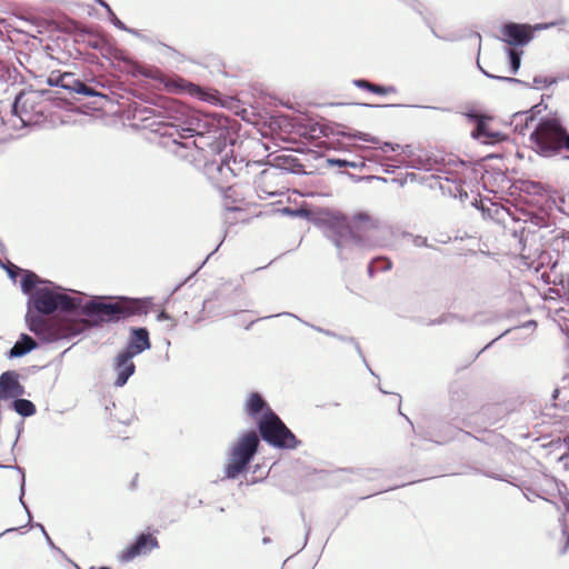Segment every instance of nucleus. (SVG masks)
I'll use <instances>...</instances> for the list:
<instances>
[{
    "label": "nucleus",
    "instance_id": "obj_47",
    "mask_svg": "<svg viewBox=\"0 0 569 569\" xmlns=\"http://www.w3.org/2000/svg\"><path fill=\"white\" fill-rule=\"evenodd\" d=\"M569 547V537H566V543L563 548L561 549L560 553H565Z\"/></svg>",
    "mask_w": 569,
    "mask_h": 569
},
{
    "label": "nucleus",
    "instance_id": "obj_16",
    "mask_svg": "<svg viewBox=\"0 0 569 569\" xmlns=\"http://www.w3.org/2000/svg\"><path fill=\"white\" fill-rule=\"evenodd\" d=\"M38 348V343L36 340L29 336L28 333H21L19 339L16 341L12 348L7 352V357L9 359L21 358L29 352L36 350Z\"/></svg>",
    "mask_w": 569,
    "mask_h": 569
},
{
    "label": "nucleus",
    "instance_id": "obj_57",
    "mask_svg": "<svg viewBox=\"0 0 569 569\" xmlns=\"http://www.w3.org/2000/svg\"><path fill=\"white\" fill-rule=\"evenodd\" d=\"M558 392H559V391H558V389H556V390L553 391V398H556V397H557Z\"/></svg>",
    "mask_w": 569,
    "mask_h": 569
},
{
    "label": "nucleus",
    "instance_id": "obj_8",
    "mask_svg": "<svg viewBox=\"0 0 569 569\" xmlns=\"http://www.w3.org/2000/svg\"><path fill=\"white\" fill-rule=\"evenodd\" d=\"M43 91L22 90L20 91L11 108V121L13 128H23L38 121V117L43 113L41 98Z\"/></svg>",
    "mask_w": 569,
    "mask_h": 569
},
{
    "label": "nucleus",
    "instance_id": "obj_37",
    "mask_svg": "<svg viewBox=\"0 0 569 569\" xmlns=\"http://www.w3.org/2000/svg\"><path fill=\"white\" fill-rule=\"evenodd\" d=\"M23 495H24V479L22 480V485H21V489H20V502L23 506V508L26 509V511L28 513L29 522H30L32 520V516H31L29 508L27 507V505L24 503V501L22 499Z\"/></svg>",
    "mask_w": 569,
    "mask_h": 569
},
{
    "label": "nucleus",
    "instance_id": "obj_13",
    "mask_svg": "<svg viewBox=\"0 0 569 569\" xmlns=\"http://www.w3.org/2000/svg\"><path fill=\"white\" fill-rule=\"evenodd\" d=\"M468 118L476 123L471 137L481 141L485 144H495L503 139L502 134L498 131H491L488 129L486 123V117L471 111L468 114Z\"/></svg>",
    "mask_w": 569,
    "mask_h": 569
},
{
    "label": "nucleus",
    "instance_id": "obj_2",
    "mask_svg": "<svg viewBox=\"0 0 569 569\" xmlns=\"http://www.w3.org/2000/svg\"><path fill=\"white\" fill-rule=\"evenodd\" d=\"M77 292L72 291L70 295L50 280L44 282L28 299L26 313L28 329L43 342H56L81 335L84 328L83 322H71Z\"/></svg>",
    "mask_w": 569,
    "mask_h": 569
},
{
    "label": "nucleus",
    "instance_id": "obj_21",
    "mask_svg": "<svg viewBox=\"0 0 569 569\" xmlns=\"http://www.w3.org/2000/svg\"><path fill=\"white\" fill-rule=\"evenodd\" d=\"M505 53L508 58L509 72L511 74L518 73L521 67L523 50L518 48H505Z\"/></svg>",
    "mask_w": 569,
    "mask_h": 569
},
{
    "label": "nucleus",
    "instance_id": "obj_10",
    "mask_svg": "<svg viewBox=\"0 0 569 569\" xmlns=\"http://www.w3.org/2000/svg\"><path fill=\"white\" fill-rule=\"evenodd\" d=\"M159 543L156 537L150 533H140L136 540L130 543L126 549L121 551L119 555V560L121 562H130L134 558L139 556H144L150 553L153 549L158 548Z\"/></svg>",
    "mask_w": 569,
    "mask_h": 569
},
{
    "label": "nucleus",
    "instance_id": "obj_53",
    "mask_svg": "<svg viewBox=\"0 0 569 569\" xmlns=\"http://www.w3.org/2000/svg\"><path fill=\"white\" fill-rule=\"evenodd\" d=\"M562 239L569 241V231L562 232Z\"/></svg>",
    "mask_w": 569,
    "mask_h": 569
},
{
    "label": "nucleus",
    "instance_id": "obj_34",
    "mask_svg": "<svg viewBox=\"0 0 569 569\" xmlns=\"http://www.w3.org/2000/svg\"><path fill=\"white\" fill-rule=\"evenodd\" d=\"M23 271L21 268L10 263V267L7 268V272H8V276L10 277V279H12L13 281H16L17 277L22 273L23 274Z\"/></svg>",
    "mask_w": 569,
    "mask_h": 569
},
{
    "label": "nucleus",
    "instance_id": "obj_50",
    "mask_svg": "<svg viewBox=\"0 0 569 569\" xmlns=\"http://www.w3.org/2000/svg\"><path fill=\"white\" fill-rule=\"evenodd\" d=\"M219 247H221V243H218V247L214 249V251H212V252L207 257V259L202 262V264L199 267V269H200V268L206 263V261L210 258V256H211V254H213V253L218 250V248H219Z\"/></svg>",
    "mask_w": 569,
    "mask_h": 569
},
{
    "label": "nucleus",
    "instance_id": "obj_9",
    "mask_svg": "<svg viewBox=\"0 0 569 569\" xmlns=\"http://www.w3.org/2000/svg\"><path fill=\"white\" fill-rule=\"evenodd\" d=\"M543 28H546V26H531L528 23L508 21L500 27V36L498 37V40L507 43V48L521 49L533 39L536 30Z\"/></svg>",
    "mask_w": 569,
    "mask_h": 569
},
{
    "label": "nucleus",
    "instance_id": "obj_43",
    "mask_svg": "<svg viewBox=\"0 0 569 569\" xmlns=\"http://www.w3.org/2000/svg\"><path fill=\"white\" fill-rule=\"evenodd\" d=\"M511 329H507L505 332H502L499 337H497L496 339H493L492 341H490L487 346L483 347V349H488L490 346H492L498 339H500L501 337L506 336L507 333L510 332Z\"/></svg>",
    "mask_w": 569,
    "mask_h": 569
},
{
    "label": "nucleus",
    "instance_id": "obj_25",
    "mask_svg": "<svg viewBox=\"0 0 569 569\" xmlns=\"http://www.w3.org/2000/svg\"><path fill=\"white\" fill-rule=\"evenodd\" d=\"M76 77L73 73L64 72L62 73V78L60 79V88L71 92L73 88L72 81H76Z\"/></svg>",
    "mask_w": 569,
    "mask_h": 569
},
{
    "label": "nucleus",
    "instance_id": "obj_52",
    "mask_svg": "<svg viewBox=\"0 0 569 569\" xmlns=\"http://www.w3.org/2000/svg\"><path fill=\"white\" fill-rule=\"evenodd\" d=\"M18 530L17 528H9V529H6L3 532L0 533V537H2L3 535L8 533V532H11V531H16Z\"/></svg>",
    "mask_w": 569,
    "mask_h": 569
},
{
    "label": "nucleus",
    "instance_id": "obj_60",
    "mask_svg": "<svg viewBox=\"0 0 569 569\" xmlns=\"http://www.w3.org/2000/svg\"><path fill=\"white\" fill-rule=\"evenodd\" d=\"M284 211L291 213V209L290 208H286Z\"/></svg>",
    "mask_w": 569,
    "mask_h": 569
},
{
    "label": "nucleus",
    "instance_id": "obj_18",
    "mask_svg": "<svg viewBox=\"0 0 569 569\" xmlns=\"http://www.w3.org/2000/svg\"><path fill=\"white\" fill-rule=\"evenodd\" d=\"M47 281L48 280L40 278L33 271L24 270L23 274H21L20 287L22 292L31 298V295Z\"/></svg>",
    "mask_w": 569,
    "mask_h": 569
},
{
    "label": "nucleus",
    "instance_id": "obj_19",
    "mask_svg": "<svg viewBox=\"0 0 569 569\" xmlns=\"http://www.w3.org/2000/svg\"><path fill=\"white\" fill-rule=\"evenodd\" d=\"M535 116L528 111L516 112L511 119V126L515 132L525 136L530 124L535 122Z\"/></svg>",
    "mask_w": 569,
    "mask_h": 569
},
{
    "label": "nucleus",
    "instance_id": "obj_33",
    "mask_svg": "<svg viewBox=\"0 0 569 569\" xmlns=\"http://www.w3.org/2000/svg\"><path fill=\"white\" fill-rule=\"evenodd\" d=\"M62 78V73H54L52 72L48 79H47V83L50 86V87H60V79Z\"/></svg>",
    "mask_w": 569,
    "mask_h": 569
},
{
    "label": "nucleus",
    "instance_id": "obj_56",
    "mask_svg": "<svg viewBox=\"0 0 569 569\" xmlns=\"http://www.w3.org/2000/svg\"><path fill=\"white\" fill-rule=\"evenodd\" d=\"M403 153H407V154H410L411 153V147L409 149H406L405 151H402Z\"/></svg>",
    "mask_w": 569,
    "mask_h": 569
},
{
    "label": "nucleus",
    "instance_id": "obj_11",
    "mask_svg": "<svg viewBox=\"0 0 569 569\" xmlns=\"http://www.w3.org/2000/svg\"><path fill=\"white\" fill-rule=\"evenodd\" d=\"M134 357L129 352L120 351L113 359L112 370L116 373L114 387H123L136 372Z\"/></svg>",
    "mask_w": 569,
    "mask_h": 569
},
{
    "label": "nucleus",
    "instance_id": "obj_32",
    "mask_svg": "<svg viewBox=\"0 0 569 569\" xmlns=\"http://www.w3.org/2000/svg\"><path fill=\"white\" fill-rule=\"evenodd\" d=\"M352 83H353L357 88H359V89H363V90H367V91H369V92H371V91H372V86H373V83L369 82V81H368V80H366V79H355V80L352 81Z\"/></svg>",
    "mask_w": 569,
    "mask_h": 569
},
{
    "label": "nucleus",
    "instance_id": "obj_63",
    "mask_svg": "<svg viewBox=\"0 0 569 569\" xmlns=\"http://www.w3.org/2000/svg\"><path fill=\"white\" fill-rule=\"evenodd\" d=\"M402 2H405L407 4V0H401Z\"/></svg>",
    "mask_w": 569,
    "mask_h": 569
},
{
    "label": "nucleus",
    "instance_id": "obj_27",
    "mask_svg": "<svg viewBox=\"0 0 569 569\" xmlns=\"http://www.w3.org/2000/svg\"><path fill=\"white\" fill-rule=\"evenodd\" d=\"M376 269L378 271H389L392 268V262L387 257H377L376 258Z\"/></svg>",
    "mask_w": 569,
    "mask_h": 569
},
{
    "label": "nucleus",
    "instance_id": "obj_42",
    "mask_svg": "<svg viewBox=\"0 0 569 569\" xmlns=\"http://www.w3.org/2000/svg\"><path fill=\"white\" fill-rule=\"evenodd\" d=\"M198 270H199V268H198L196 271H193V272H192V273H191L187 279H184L182 282L178 283V284L173 288L172 293L177 292V291H178V290H179L183 284H186V283L189 281V279H191V278H192V277L198 272Z\"/></svg>",
    "mask_w": 569,
    "mask_h": 569
},
{
    "label": "nucleus",
    "instance_id": "obj_24",
    "mask_svg": "<svg viewBox=\"0 0 569 569\" xmlns=\"http://www.w3.org/2000/svg\"><path fill=\"white\" fill-rule=\"evenodd\" d=\"M341 134L343 137L358 139V140H361L365 142H372V143L378 142V139L376 137H372L369 133L357 131V130H352L349 132H342Z\"/></svg>",
    "mask_w": 569,
    "mask_h": 569
},
{
    "label": "nucleus",
    "instance_id": "obj_28",
    "mask_svg": "<svg viewBox=\"0 0 569 569\" xmlns=\"http://www.w3.org/2000/svg\"><path fill=\"white\" fill-rule=\"evenodd\" d=\"M280 316H289V317H293V318L298 319L299 321H301L303 325H306V326H308V327L312 328L313 330H316V331H318V332H321V333H323V335H325V331H328V329H325V328H321V327H318V326L311 325V323H309V322H307V321H303V320H301L299 317H297L296 315L290 313V312H282V313H278V315H276L274 317H280ZM271 317H272V316L264 317L263 319L271 318Z\"/></svg>",
    "mask_w": 569,
    "mask_h": 569
},
{
    "label": "nucleus",
    "instance_id": "obj_7",
    "mask_svg": "<svg viewBox=\"0 0 569 569\" xmlns=\"http://www.w3.org/2000/svg\"><path fill=\"white\" fill-rule=\"evenodd\" d=\"M326 236L338 250L340 260L348 259L347 250L352 247L365 248L363 238L351 227L343 214H332L326 222Z\"/></svg>",
    "mask_w": 569,
    "mask_h": 569
},
{
    "label": "nucleus",
    "instance_id": "obj_3",
    "mask_svg": "<svg viewBox=\"0 0 569 569\" xmlns=\"http://www.w3.org/2000/svg\"><path fill=\"white\" fill-rule=\"evenodd\" d=\"M82 292H77V303L71 322L82 321L83 331L100 328L104 323H117L133 317L147 316L152 306L151 298H130L127 296H91L88 300Z\"/></svg>",
    "mask_w": 569,
    "mask_h": 569
},
{
    "label": "nucleus",
    "instance_id": "obj_48",
    "mask_svg": "<svg viewBox=\"0 0 569 569\" xmlns=\"http://www.w3.org/2000/svg\"><path fill=\"white\" fill-rule=\"evenodd\" d=\"M42 533H43V536H44V538H46L47 542H48L50 546H53V542H52V540H51L50 536L48 535V532L44 530V532H42Z\"/></svg>",
    "mask_w": 569,
    "mask_h": 569
},
{
    "label": "nucleus",
    "instance_id": "obj_26",
    "mask_svg": "<svg viewBox=\"0 0 569 569\" xmlns=\"http://www.w3.org/2000/svg\"><path fill=\"white\" fill-rule=\"evenodd\" d=\"M98 3L106 8L111 14H112V23L114 27H117L118 29L120 30H123V31H129V29L127 28V26L119 19L114 16V13L112 12L110 6L103 1V0H98Z\"/></svg>",
    "mask_w": 569,
    "mask_h": 569
},
{
    "label": "nucleus",
    "instance_id": "obj_45",
    "mask_svg": "<svg viewBox=\"0 0 569 569\" xmlns=\"http://www.w3.org/2000/svg\"><path fill=\"white\" fill-rule=\"evenodd\" d=\"M537 322L535 320H529L522 325L523 328H536Z\"/></svg>",
    "mask_w": 569,
    "mask_h": 569
},
{
    "label": "nucleus",
    "instance_id": "obj_40",
    "mask_svg": "<svg viewBox=\"0 0 569 569\" xmlns=\"http://www.w3.org/2000/svg\"><path fill=\"white\" fill-rule=\"evenodd\" d=\"M407 6H409L412 10L421 13V3L417 0H407Z\"/></svg>",
    "mask_w": 569,
    "mask_h": 569
},
{
    "label": "nucleus",
    "instance_id": "obj_41",
    "mask_svg": "<svg viewBox=\"0 0 569 569\" xmlns=\"http://www.w3.org/2000/svg\"><path fill=\"white\" fill-rule=\"evenodd\" d=\"M376 266H377V263H376V258H375V259H372V260L370 261V263L368 264V274H369V277H371V278H372V277L375 276V273L377 272Z\"/></svg>",
    "mask_w": 569,
    "mask_h": 569
},
{
    "label": "nucleus",
    "instance_id": "obj_58",
    "mask_svg": "<svg viewBox=\"0 0 569 569\" xmlns=\"http://www.w3.org/2000/svg\"><path fill=\"white\" fill-rule=\"evenodd\" d=\"M78 569H80V568L78 567ZM99 569H111V568L103 566V567H100Z\"/></svg>",
    "mask_w": 569,
    "mask_h": 569
},
{
    "label": "nucleus",
    "instance_id": "obj_6",
    "mask_svg": "<svg viewBox=\"0 0 569 569\" xmlns=\"http://www.w3.org/2000/svg\"><path fill=\"white\" fill-rule=\"evenodd\" d=\"M257 428L258 436L274 448L292 450L300 445V440L274 411L262 415L258 420Z\"/></svg>",
    "mask_w": 569,
    "mask_h": 569
},
{
    "label": "nucleus",
    "instance_id": "obj_35",
    "mask_svg": "<svg viewBox=\"0 0 569 569\" xmlns=\"http://www.w3.org/2000/svg\"><path fill=\"white\" fill-rule=\"evenodd\" d=\"M353 221L359 223H368L371 221L370 216L367 212H358L353 216Z\"/></svg>",
    "mask_w": 569,
    "mask_h": 569
},
{
    "label": "nucleus",
    "instance_id": "obj_64",
    "mask_svg": "<svg viewBox=\"0 0 569 569\" xmlns=\"http://www.w3.org/2000/svg\"><path fill=\"white\" fill-rule=\"evenodd\" d=\"M402 2H405L407 4V0H401Z\"/></svg>",
    "mask_w": 569,
    "mask_h": 569
},
{
    "label": "nucleus",
    "instance_id": "obj_59",
    "mask_svg": "<svg viewBox=\"0 0 569 569\" xmlns=\"http://www.w3.org/2000/svg\"><path fill=\"white\" fill-rule=\"evenodd\" d=\"M477 67H479V68H480V70H481V72H482V73H483V71H486L485 69H482V68L480 67V63H477Z\"/></svg>",
    "mask_w": 569,
    "mask_h": 569
},
{
    "label": "nucleus",
    "instance_id": "obj_55",
    "mask_svg": "<svg viewBox=\"0 0 569 569\" xmlns=\"http://www.w3.org/2000/svg\"><path fill=\"white\" fill-rule=\"evenodd\" d=\"M262 542H263L264 545H266V543H269V542H270V538L264 537V538L262 539Z\"/></svg>",
    "mask_w": 569,
    "mask_h": 569
},
{
    "label": "nucleus",
    "instance_id": "obj_22",
    "mask_svg": "<svg viewBox=\"0 0 569 569\" xmlns=\"http://www.w3.org/2000/svg\"><path fill=\"white\" fill-rule=\"evenodd\" d=\"M74 84L72 88L71 93L82 94L86 97H96L100 96L92 87L88 86L86 82H83L80 79H76V81H72Z\"/></svg>",
    "mask_w": 569,
    "mask_h": 569
},
{
    "label": "nucleus",
    "instance_id": "obj_4",
    "mask_svg": "<svg viewBox=\"0 0 569 569\" xmlns=\"http://www.w3.org/2000/svg\"><path fill=\"white\" fill-rule=\"evenodd\" d=\"M530 140L536 151L543 157H553L562 149L569 151V133L555 117L541 118L530 132Z\"/></svg>",
    "mask_w": 569,
    "mask_h": 569
},
{
    "label": "nucleus",
    "instance_id": "obj_39",
    "mask_svg": "<svg viewBox=\"0 0 569 569\" xmlns=\"http://www.w3.org/2000/svg\"><path fill=\"white\" fill-rule=\"evenodd\" d=\"M301 516H302V519H303V522H305V527H306V536H305V542H303V547H302V548H305L307 542H308L310 532H311V526H310V523L306 522L305 513L303 512H301Z\"/></svg>",
    "mask_w": 569,
    "mask_h": 569
},
{
    "label": "nucleus",
    "instance_id": "obj_14",
    "mask_svg": "<svg viewBox=\"0 0 569 569\" xmlns=\"http://www.w3.org/2000/svg\"><path fill=\"white\" fill-rule=\"evenodd\" d=\"M19 373L14 370H8L0 375V401L22 397L26 392L24 387L19 381Z\"/></svg>",
    "mask_w": 569,
    "mask_h": 569
},
{
    "label": "nucleus",
    "instance_id": "obj_17",
    "mask_svg": "<svg viewBox=\"0 0 569 569\" xmlns=\"http://www.w3.org/2000/svg\"><path fill=\"white\" fill-rule=\"evenodd\" d=\"M483 74L487 78H490V79H495V80L503 81V82H508V83L520 84V86H522L525 88H528V89H530V88L540 89V88H545L548 84H551V83L555 82V80L549 81L548 78L542 77V76H536L533 78V82L529 83V82H526L523 80H520V79H517V78H513V77L497 76V74H492V73H490L488 71H483Z\"/></svg>",
    "mask_w": 569,
    "mask_h": 569
},
{
    "label": "nucleus",
    "instance_id": "obj_5",
    "mask_svg": "<svg viewBox=\"0 0 569 569\" xmlns=\"http://www.w3.org/2000/svg\"><path fill=\"white\" fill-rule=\"evenodd\" d=\"M259 436L254 430L244 432L230 448L224 475L228 479H237L246 472L259 448Z\"/></svg>",
    "mask_w": 569,
    "mask_h": 569
},
{
    "label": "nucleus",
    "instance_id": "obj_23",
    "mask_svg": "<svg viewBox=\"0 0 569 569\" xmlns=\"http://www.w3.org/2000/svg\"><path fill=\"white\" fill-rule=\"evenodd\" d=\"M325 335L328 336V337H332V338H337L343 342H349V343H352L358 352V355L363 359V361L366 362V359L363 357V353H362V350L359 346V343L357 342V340L353 338V337H346V336H341V335H338L336 333L335 331H331V330H328V331H325Z\"/></svg>",
    "mask_w": 569,
    "mask_h": 569
},
{
    "label": "nucleus",
    "instance_id": "obj_61",
    "mask_svg": "<svg viewBox=\"0 0 569 569\" xmlns=\"http://www.w3.org/2000/svg\"><path fill=\"white\" fill-rule=\"evenodd\" d=\"M219 511H220V512H223V511H224V508H223V507H220V508H219Z\"/></svg>",
    "mask_w": 569,
    "mask_h": 569
},
{
    "label": "nucleus",
    "instance_id": "obj_1",
    "mask_svg": "<svg viewBox=\"0 0 569 569\" xmlns=\"http://www.w3.org/2000/svg\"><path fill=\"white\" fill-rule=\"evenodd\" d=\"M161 109L166 119L159 128L162 144L178 158L203 166L209 179L228 182L233 171L224 159H217L227 146L226 124L177 100H164Z\"/></svg>",
    "mask_w": 569,
    "mask_h": 569
},
{
    "label": "nucleus",
    "instance_id": "obj_62",
    "mask_svg": "<svg viewBox=\"0 0 569 569\" xmlns=\"http://www.w3.org/2000/svg\"><path fill=\"white\" fill-rule=\"evenodd\" d=\"M406 420L412 426V422L410 421L409 417H406Z\"/></svg>",
    "mask_w": 569,
    "mask_h": 569
},
{
    "label": "nucleus",
    "instance_id": "obj_44",
    "mask_svg": "<svg viewBox=\"0 0 569 569\" xmlns=\"http://www.w3.org/2000/svg\"><path fill=\"white\" fill-rule=\"evenodd\" d=\"M157 319L158 321H163V320H170L171 317L166 312V311H161L158 316H157Z\"/></svg>",
    "mask_w": 569,
    "mask_h": 569
},
{
    "label": "nucleus",
    "instance_id": "obj_49",
    "mask_svg": "<svg viewBox=\"0 0 569 569\" xmlns=\"http://www.w3.org/2000/svg\"><path fill=\"white\" fill-rule=\"evenodd\" d=\"M346 167H350V168H358V163L357 162H353V161H348L347 160V164Z\"/></svg>",
    "mask_w": 569,
    "mask_h": 569
},
{
    "label": "nucleus",
    "instance_id": "obj_12",
    "mask_svg": "<svg viewBox=\"0 0 569 569\" xmlns=\"http://www.w3.org/2000/svg\"><path fill=\"white\" fill-rule=\"evenodd\" d=\"M151 348L150 333L146 327H131L126 347L122 349L136 357Z\"/></svg>",
    "mask_w": 569,
    "mask_h": 569
},
{
    "label": "nucleus",
    "instance_id": "obj_51",
    "mask_svg": "<svg viewBox=\"0 0 569 569\" xmlns=\"http://www.w3.org/2000/svg\"><path fill=\"white\" fill-rule=\"evenodd\" d=\"M31 527L39 528V530H41V532H44V530H46L44 527L41 523H39V522H37L36 525H32Z\"/></svg>",
    "mask_w": 569,
    "mask_h": 569
},
{
    "label": "nucleus",
    "instance_id": "obj_36",
    "mask_svg": "<svg viewBox=\"0 0 569 569\" xmlns=\"http://www.w3.org/2000/svg\"><path fill=\"white\" fill-rule=\"evenodd\" d=\"M456 316L455 315H447V316H442L438 319H435V320H431L428 325L429 326H436V325H441V323H445V322H449L451 319H455Z\"/></svg>",
    "mask_w": 569,
    "mask_h": 569
},
{
    "label": "nucleus",
    "instance_id": "obj_20",
    "mask_svg": "<svg viewBox=\"0 0 569 569\" xmlns=\"http://www.w3.org/2000/svg\"><path fill=\"white\" fill-rule=\"evenodd\" d=\"M12 409L21 417L33 416L37 411L36 406L32 401L23 399L21 397L13 399Z\"/></svg>",
    "mask_w": 569,
    "mask_h": 569
},
{
    "label": "nucleus",
    "instance_id": "obj_46",
    "mask_svg": "<svg viewBox=\"0 0 569 569\" xmlns=\"http://www.w3.org/2000/svg\"><path fill=\"white\" fill-rule=\"evenodd\" d=\"M485 476L489 477V478H492V479H496V480H503L499 475L497 473H489V472H485Z\"/></svg>",
    "mask_w": 569,
    "mask_h": 569
},
{
    "label": "nucleus",
    "instance_id": "obj_31",
    "mask_svg": "<svg viewBox=\"0 0 569 569\" xmlns=\"http://www.w3.org/2000/svg\"><path fill=\"white\" fill-rule=\"evenodd\" d=\"M405 237H410L415 247H429L428 240L422 236H413L411 233H406Z\"/></svg>",
    "mask_w": 569,
    "mask_h": 569
},
{
    "label": "nucleus",
    "instance_id": "obj_15",
    "mask_svg": "<svg viewBox=\"0 0 569 569\" xmlns=\"http://www.w3.org/2000/svg\"><path fill=\"white\" fill-rule=\"evenodd\" d=\"M244 411L250 418L258 421L262 415L273 410L259 392H251L244 402Z\"/></svg>",
    "mask_w": 569,
    "mask_h": 569
},
{
    "label": "nucleus",
    "instance_id": "obj_38",
    "mask_svg": "<svg viewBox=\"0 0 569 569\" xmlns=\"http://www.w3.org/2000/svg\"><path fill=\"white\" fill-rule=\"evenodd\" d=\"M328 163H329L330 166L346 167V164H347V160H345V159H339V158H332V159H328Z\"/></svg>",
    "mask_w": 569,
    "mask_h": 569
},
{
    "label": "nucleus",
    "instance_id": "obj_54",
    "mask_svg": "<svg viewBox=\"0 0 569 569\" xmlns=\"http://www.w3.org/2000/svg\"><path fill=\"white\" fill-rule=\"evenodd\" d=\"M460 198H468V193L466 191H460Z\"/></svg>",
    "mask_w": 569,
    "mask_h": 569
},
{
    "label": "nucleus",
    "instance_id": "obj_29",
    "mask_svg": "<svg viewBox=\"0 0 569 569\" xmlns=\"http://www.w3.org/2000/svg\"><path fill=\"white\" fill-rule=\"evenodd\" d=\"M372 93L375 94H388V93H393L396 92V88L392 87V86H381V84H375L372 86Z\"/></svg>",
    "mask_w": 569,
    "mask_h": 569
},
{
    "label": "nucleus",
    "instance_id": "obj_30",
    "mask_svg": "<svg viewBox=\"0 0 569 569\" xmlns=\"http://www.w3.org/2000/svg\"><path fill=\"white\" fill-rule=\"evenodd\" d=\"M409 148H410V144L401 146V144L391 143V142H383V144L380 146V149L383 152H387V151H398V150L405 151L406 149H409Z\"/></svg>",
    "mask_w": 569,
    "mask_h": 569
}]
</instances>
